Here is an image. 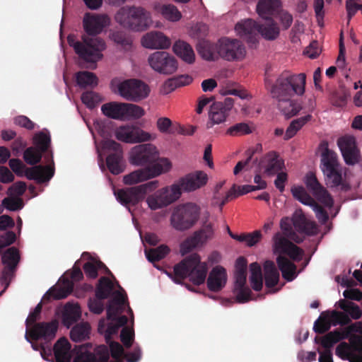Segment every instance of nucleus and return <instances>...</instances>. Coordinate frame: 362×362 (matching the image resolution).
Returning a JSON list of instances; mask_svg holds the SVG:
<instances>
[{
	"label": "nucleus",
	"instance_id": "f257e3e1",
	"mask_svg": "<svg viewBox=\"0 0 362 362\" xmlns=\"http://www.w3.org/2000/svg\"><path fill=\"white\" fill-rule=\"evenodd\" d=\"M110 19L106 14L86 13L83 18V27L86 34L81 40L74 36H68L67 40L78 57L86 63L96 64L103 58V52L106 49L105 41L97 36L109 26Z\"/></svg>",
	"mask_w": 362,
	"mask_h": 362
},
{
	"label": "nucleus",
	"instance_id": "f03ea898",
	"mask_svg": "<svg viewBox=\"0 0 362 362\" xmlns=\"http://www.w3.org/2000/svg\"><path fill=\"white\" fill-rule=\"evenodd\" d=\"M305 81L306 76L303 73L291 74L285 72L271 85L269 91L272 97L277 101L278 108L286 117H293L300 110V105L291 98L294 95L304 94Z\"/></svg>",
	"mask_w": 362,
	"mask_h": 362
},
{
	"label": "nucleus",
	"instance_id": "7ed1b4c3",
	"mask_svg": "<svg viewBox=\"0 0 362 362\" xmlns=\"http://www.w3.org/2000/svg\"><path fill=\"white\" fill-rule=\"evenodd\" d=\"M208 265L205 262L201 261L197 253H192L180 262L174 266L173 274L166 272L168 276L176 284H180L182 280L189 278V281L195 285L204 284L206 279Z\"/></svg>",
	"mask_w": 362,
	"mask_h": 362
},
{
	"label": "nucleus",
	"instance_id": "20e7f679",
	"mask_svg": "<svg viewBox=\"0 0 362 362\" xmlns=\"http://www.w3.org/2000/svg\"><path fill=\"white\" fill-rule=\"evenodd\" d=\"M115 19L123 28L134 32L145 31L152 23L151 13L139 6H122L115 13Z\"/></svg>",
	"mask_w": 362,
	"mask_h": 362
},
{
	"label": "nucleus",
	"instance_id": "39448f33",
	"mask_svg": "<svg viewBox=\"0 0 362 362\" xmlns=\"http://www.w3.org/2000/svg\"><path fill=\"white\" fill-rule=\"evenodd\" d=\"M321 170L327 187H339L344 191L349 189L342 176V167L339 163L337 153L327 148L321 155Z\"/></svg>",
	"mask_w": 362,
	"mask_h": 362
},
{
	"label": "nucleus",
	"instance_id": "423d86ee",
	"mask_svg": "<svg viewBox=\"0 0 362 362\" xmlns=\"http://www.w3.org/2000/svg\"><path fill=\"white\" fill-rule=\"evenodd\" d=\"M127 306L126 297L120 292L115 291L113 293L112 298L109 301L107 307V317L111 320L107 325L105 331V340L108 343L111 340L112 335L117 334L119 327L125 325L128 319L125 315L117 317L124 312Z\"/></svg>",
	"mask_w": 362,
	"mask_h": 362
},
{
	"label": "nucleus",
	"instance_id": "0eeeda50",
	"mask_svg": "<svg viewBox=\"0 0 362 362\" xmlns=\"http://www.w3.org/2000/svg\"><path fill=\"white\" fill-rule=\"evenodd\" d=\"M160 186L159 181L152 180L146 183L115 191L117 200L125 206H135L142 201L146 195L153 192Z\"/></svg>",
	"mask_w": 362,
	"mask_h": 362
},
{
	"label": "nucleus",
	"instance_id": "6e6552de",
	"mask_svg": "<svg viewBox=\"0 0 362 362\" xmlns=\"http://www.w3.org/2000/svg\"><path fill=\"white\" fill-rule=\"evenodd\" d=\"M35 350H39L42 357L52 362H71V344L65 338L59 339L52 348L49 344L32 343Z\"/></svg>",
	"mask_w": 362,
	"mask_h": 362
},
{
	"label": "nucleus",
	"instance_id": "1a4fd4ad",
	"mask_svg": "<svg viewBox=\"0 0 362 362\" xmlns=\"http://www.w3.org/2000/svg\"><path fill=\"white\" fill-rule=\"evenodd\" d=\"M199 207L192 203H187L176 207L171 216L170 222L173 227L183 231L190 228L198 220Z\"/></svg>",
	"mask_w": 362,
	"mask_h": 362
},
{
	"label": "nucleus",
	"instance_id": "9d476101",
	"mask_svg": "<svg viewBox=\"0 0 362 362\" xmlns=\"http://www.w3.org/2000/svg\"><path fill=\"white\" fill-rule=\"evenodd\" d=\"M171 168L170 162L166 158L160 160L151 166L134 170L123 177L125 185H132L156 177L168 172Z\"/></svg>",
	"mask_w": 362,
	"mask_h": 362
},
{
	"label": "nucleus",
	"instance_id": "9b49d317",
	"mask_svg": "<svg viewBox=\"0 0 362 362\" xmlns=\"http://www.w3.org/2000/svg\"><path fill=\"white\" fill-rule=\"evenodd\" d=\"M149 86L138 79H128L118 86L119 95L127 100L137 103L146 98L150 93Z\"/></svg>",
	"mask_w": 362,
	"mask_h": 362
},
{
	"label": "nucleus",
	"instance_id": "f8f14e48",
	"mask_svg": "<svg viewBox=\"0 0 362 362\" xmlns=\"http://www.w3.org/2000/svg\"><path fill=\"white\" fill-rule=\"evenodd\" d=\"M181 196L178 186L172 185L155 192L146 198L148 206L151 210H158L165 207L177 200Z\"/></svg>",
	"mask_w": 362,
	"mask_h": 362
},
{
	"label": "nucleus",
	"instance_id": "ddd939ff",
	"mask_svg": "<svg viewBox=\"0 0 362 362\" xmlns=\"http://www.w3.org/2000/svg\"><path fill=\"white\" fill-rule=\"evenodd\" d=\"M115 136L126 144H136L153 141L156 139V134L145 132L135 125L125 124L115 130Z\"/></svg>",
	"mask_w": 362,
	"mask_h": 362
},
{
	"label": "nucleus",
	"instance_id": "4468645a",
	"mask_svg": "<svg viewBox=\"0 0 362 362\" xmlns=\"http://www.w3.org/2000/svg\"><path fill=\"white\" fill-rule=\"evenodd\" d=\"M148 63L154 71L163 75L173 74L178 67L175 57L165 51H156L150 54Z\"/></svg>",
	"mask_w": 362,
	"mask_h": 362
},
{
	"label": "nucleus",
	"instance_id": "2eb2a0df",
	"mask_svg": "<svg viewBox=\"0 0 362 362\" xmlns=\"http://www.w3.org/2000/svg\"><path fill=\"white\" fill-rule=\"evenodd\" d=\"M90 344L76 346L74 362H108L110 353L106 345H100L90 350Z\"/></svg>",
	"mask_w": 362,
	"mask_h": 362
},
{
	"label": "nucleus",
	"instance_id": "dca6fc26",
	"mask_svg": "<svg viewBox=\"0 0 362 362\" xmlns=\"http://www.w3.org/2000/svg\"><path fill=\"white\" fill-rule=\"evenodd\" d=\"M159 160L156 148L151 144L136 146L132 148L129 153V161L134 165L151 166Z\"/></svg>",
	"mask_w": 362,
	"mask_h": 362
},
{
	"label": "nucleus",
	"instance_id": "f3484780",
	"mask_svg": "<svg viewBox=\"0 0 362 362\" xmlns=\"http://www.w3.org/2000/svg\"><path fill=\"white\" fill-rule=\"evenodd\" d=\"M335 354L343 360L349 362H362V337L352 335L349 344L341 342L336 348Z\"/></svg>",
	"mask_w": 362,
	"mask_h": 362
},
{
	"label": "nucleus",
	"instance_id": "a211bd4d",
	"mask_svg": "<svg viewBox=\"0 0 362 362\" xmlns=\"http://www.w3.org/2000/svg\"><path fill=\"white\" fill-rule=\"evenodd\" d=\"M218 49L220 57L229 62L242 60L246 54L244 45L236 39L221 38L218 41Z\"/></svg>",
	"mask_w": 362,
	"mask_h": 362
},
{
	"label": "nucleus",
	"instance_id": "6ab92c4d",
	"mask_svg": "<svg viewBox=\"0 0 362 362\" xmlns=\"http://www.w3.org/2000/svg\"><path fill=\"white\" fill-rule=\"evenodd\" d=\"M33 142L37 148L29 147L23 153V158L29 165H35L40 161L42 153L47 151L50 145V136L49 134L40 132L35 135Z\"/></svg>",
	"mask_w": 362,
	"mask_h": 362
},
{
	"label": "nucleus",
	"instance_id": "aec40b11",
	"mask_svg": "<svg viewBox=\"0 0 362 362\" xmlns=\"http://www.w3.org/2000/svg\"><path fill=\"white\" fill-rule=\"evenodd\" d=\"M214 237V230L210 223H205L202 229L194 233V234L182 242L180 245V253L185 255L192 250L194 248L201 246L208 240Z\"/></svg>",
	"mask_w": 362,
	"mask_h": 362
},
{
	"label": "nucleus",
	"instance_id": "412c9836",
	"mask_svg": "<svg viewBox=\"0 0 362 362\" xmlns=\"http://www.w3.org/2000/svg\"><path fill=\"white\" fill-rule=\"evenodd\" d=\"M233 106V100L230 98H226L224 102L212 103L209 111V122L206 123V128L211 129L214 124L225 122Z\"/></svg>",
	"mask_w": 362,
	"mask_h": 362
},
{
	"label": "nucleus",
	"instance_id": "4be33fe9",
	"mask_svg": "<svg viewBox=\"0 0 362 362\" xmlns=\"http://www.w3.org/2000/svg\"><path fill=\"white\" fill-rule=\"evenodd\" d=\"M207 181V174L204 171L197 170L180 178L178 182L173 184V185L178 186L181 192L183 190L184 192H190L202 188L206 185Z\"/></svg>",
	"mask_w": 362,
	"mask_h": 362
},
{
	"label": "nucleus",
	"instance_id": "5701e85b",
	"mask_svg": "<svg viewBox=\"0 0 362 362\" xmlns=\"http://www.w3.org/2000/svg\"><path fill=\"white\" fill-rule=\"evenodd\" d=\"M273 247L275 253L286 254L291 259L300 261L303 256V251L296 245L284 237L280 233H276L273 237Z\"/></svg>",
	"mask_w": 362,
	"mask_h": 362
},
{
	"label": "nucleus",
	"instance_id": "b1692460",
	"mask_svg": "<svg viewBox=\"0 0 362 362\" xmlns=\"http://www.w3.org/2000/svg\"><path fill=\"white\" fill-rule=\"evenodd\" d=\"M305 184L319 202L329 208L333 206V199L327 190L320 183L313 173L309 172L306 174Z\"/></svg>",
	"mask_w": 362,
	"mask_h": 362
},
{
	"label": "nucleus",
	"instance_id": "393cba45",
	"mask_svg": "<svg viewBox=\"0 0 362 362\" xmlns=\"http://www.w3.org/2000/svg\"><path fill=\"white\" fill-rule=\"evenodd\" d=\"M58 322L56 320L49 322H37L30 327L28 334L33 340L42 339L45 344L52 340L56 335Z\"/></svg>",
	"mask_w": 362,
	"mask_h": 362
},
{
	"label": "nucleus",
	"instance_id": "a878e982",
	"mask_svg": "<svg viewBox=\"0 0 362 362\" xmlns=\"http://www.w3.org/2000/svg\"><path fill=\"white\" fill-rule=\"evenodd\" d=\"M350 321V317H349L346 313L337 310H332L330 313L329 320L322 319L321 321H320V319L317 320L314 323L313 329L316 333L322 334L330 329L331 324L334 326L338 325H348Z\"/></svg>",
	"mask_w": 362,
	"mask_h": 362
},
{
	"label": "nucleus",
	"instance_id": "bb28decb",
	"mask_svg": "<svg viewBox=\"0 0 362 362\" xmlns=\"http://www.w3.org/2000/svg\"><path fill=\"white\" fill-rule=\"evenodd\" d=\"M337 144L346 164L354 165L358 162L360 152L356 146L354 137L344 136L339 138Z\"/></svg>",
	"mask_w": 362,
	"mask_h": 362
},
{
	"label": "nucleus",
	"instance_id": "cd10ccee",
	"mask_svg": "<svg viewBox=\"0 0 362 362\" xmlns=\"http://www.w3.org/2000/svg\"><path fill=\"white\" fill-rule=\"evenodd\" d=\"M238 35L248 43L255 44L258 37V23L247 18L238 22L235 27Z\"/></svg>",
	"mask_w": 362,
	"mask_h": 362
},
{
	"label": "nucleus",
	"instance_id": "c85d7f7f",
	"mask_svg": "<svg viewBox=\"0 0 362 362\" xmlns=\"http://www.w3.org/2000/svg\"><path fill=\"white\" fill-rule=\"evenodd\" d=\"M360 325L362 326V324H352L347 327L345 331L336 329L329 332L319 339L322 346L326 349H329L341 340L348 338L351 332L358 331V327Z\"/></svg>",
	"mask_w": 362,
	"mask_h": 362
},
{
	"label": "nucleus",
	"instance_id": "c756f323",
	"mask_svg": "<svg viewBox=\"0 0 362 362\" xmlns=\"http://www.w3.org/2000/svg\"><path fill=\"white\" fill-rule=\"evenodd\" d=\"M227 279L226 270L221 266H216L209 274L206 279L207 287L211 291H220L225 287Z\"/></svg>",
	"mask_w": 362,
	"mask_h": 362
},
{
	"label": "nucleus",
	"instance_id": "7c9ffc66",
	"mask_svg": "<svg viewBox=\"0 0 362 362\" xmlns=\"http://www.w3.org/2000/svg\"><path fill=\"white\" fill-rule=\"evenodd\" d=\"M292 223L295 229L301 233L308 235H315L318 233L317 224L308 220L301 211H296L292 217Z\"/></svg>",
	"mask_w": 362,
	"mask_h": 362
},
{
	"label": "nucleus",
	"instance_id": "2f4dec72",
	"mask_svg": "<svg viewBox=\"0 0 362 362\" xmlns=\"http://www.w3.org/2000/svg\"><path fill=\"white\" fill-rule=\"evenodd\" d=\"M141 44L148 49H166L170 46L169 39L158 31L146 33L141 39Z\"/></svg>",
	"mask_w": 362,
	"mask_h": 362
},
{
	"label": "nucleus",
	"instance_id": "473e14b6",
	"mask_svg": "<svg viewBox=\"0 0 362 362\" xmlns=\"http://www.w3.org/2000/svg\"><path fill=\"white\" fill-rule=\"evenodd\" d=\"M284 161L279 159L278 155L271 151L261 158L258 163V168H264V172L269 175H273L283 169Z\"/></svg>",
	"mask_w": 362,
	"mask_h": 362
},
{
	"label": "nucleus",
	"instance_id": "72a5a7b5",
	"mask_svg": "<svg viewBox=\"0 0 362 362\" xmlns=\"http://www.w3.org/2000/svg\"><path fill=\"white\" fill-rule=\"evenodd\" d=\"M234 293L240 303L250 300L251 290L246 286V272H235Z\"/></svg>",
	"mask_w": 362,
	"mask_h": 362
},
{
	"label": "nucleus",
	"instance_id": "f704fd0d",
	"mask_svg": "<svg viewBox=\"0 0 362 362\" xmlns=\"http://www.w3.org/2000/svg\"><path fill=\"white\" fill-rule=\"evenodd\" d=\"M54 169L51 165H35L28 168L25 173L28 179L34 180L37 183L48 182L54 176Z\"/></svg>",
	"mask_w": 362,
	"mask_h": 362
},
{
	"label": "nucleus",
	"instance_id": "c9c22d12",
	"mask_svg": "<svg viewBox=\"0 0 362 362\" xmlns=\"http://www.w3.org/2000/svg\"><path fill=\"white\" fill-rule=\"evenodd\" d=\"M74 284L71 281L64 279L62 285L59 287H52L49 288L42 298V300H49L51 298L54 299H63L68 296L73 290Z\"/></svg>",
	"mask_w": 362,
	"mask_h": 362
},
{
	"label": "nucleus",
	"instance_id": "e433bc0d",
	"mask_svg": "<svg viewBox=\"0 0 362 362\" xmlns=\"http://www.w3.org/2000/svg\"><path fill=\"white\" fill-rule=\"evenodd\" d=\"M280 7V0H259L256 10L261 18L267 19L272 18L271 16L276 13Z\"/></svg>",
	"mask_w": 362,
	"mask_h": 362
},
{
	"label": "nucleus",
	"instance_id": "4c0bfd02",
	"mask_svg": "<svg viewBox=\"0 0 362 362\" xmlns=\"http://www.w3.org/2000/svg\"><path fill=\"white\" fill-rule=\"evenodd\" d=\"M265 20L264 23L258 24V35L260 34L266 40H274L279 35V28L272 18Z\"/></svg>",
	"mask_w": 362,
	"mask_h": 362
},
{
	"label": "nucleus",
	"instance_id": "58836bf2",
	"mask_svg": "<svg viewBox=\"0 0 362 362\" xmlns=\"http://www.w3.org/2000/svg\"><path fill=\"white\" fill-rule=\"evenodd\" d=\"M173 51L176 55L188 64L194 62L195 55L192 47L184 41L179 40L173 45Z\"/></svg>",
	"mask_w": 362,
	"mask_h": 362
},
{
	"label": "nucleus",
	"instance_id": "ea45409f",
	"mask_svg": "<svg viewBox=\"0 0 362 362\" xmlns=\"http://www.w3.org/2000/svg\"><path fill=\"white\" fill-rule=\"evenodd\" d=\"M197 50L201 57L208 61H215L219 56L218 42L213 44L209 41H204L198 45Z\"/></svg>",
	"mask_w": 362,
	"mask_h": 362
},
{
	"label": "nucleus",
	"instance_id": "a19ab883",
	"mask_svg": "<svg viewBox=\"0 0 362 362\" xmlns=\"http://www.w3.org/2000/svg\"><path fill=\"white\" fill-rule=\"evenodd\" d=\"M101 111L109 118L123 121L124 103L110 102L103 104Z\"/></svg>",
	"mask_w": 362,
	"mask_h": 362
},
{
	"label": "nucleus",
	"instance_id": "79ce46f5",
	"mask_svg": "<svg viewBox=\"0 0 362 362\" xmlns=\"http://www.w3.org/2000/svg\"><path fill=\"white\" fill-rule=\"evenodd\" d=\"M276 262L282 276L288 281H293L297 276L296 266L286 257L279 255Z\"/></svg>",
	"mask_w": 362,
	"mask_h": 362
},
{
	"label": "nucleus",
	"instance_id": "37998d69",
	"mask_svg": "<svg viewBox=\"0 0 362 362\" xmlns=\"http://www.w3.org/2000/svg\"><path fill=\"white\" fill-rule=\"evenodd\" d=\"M265 285L268 288L275 286L279 279V272L274 262L267 260L264 264Z\"/></svg>",
	"mask_w": 362,
	"mask_h": 362
},
{
	"label": "nucleus",
	"instance_id": "c03bdc74",
	"mask_svg": "<svg viewBox=\"0 0 362 362\" xmlns=\"http://www.w3.org/2000/svg\"><path fill=\"white\" fill-rule=\"evenodd\" d=\"M81 317V309L78 304L67 303L63 313V324L69 327Z\"/></svg>",
	"mask_w": 362,
	"mask_h": 362
},
{
	"label": "nucleus",
	"instance_id": "a18cd8bd",
	"mask_svg": "<svg viewBox=\"0 0 362 362\" xmlns=\"http://www.w3.org/2000/svg\"><path fill=\"white\" fill-rule=\"evenodd\" d=\"M76 82L81 88H94L98 83V79L94 73L83 71L76 74Z\"/></svg>",
	"mask_w": 362,
	"mask_h": 362
},
{
	"label": "nucleus",
	"instance_id": "49530a36",
	"mask_svg": "<svg viewBox=\"0 0 362 362\" xmlns=\"http://www.w3.org/2000/svg\"><path fill=\"white\" fill-rule=\"evenodd\" d=\"M156 10L168 21H178L182 18L181 13L177 7L173 4H162L156 7Z\"/></svg>",
	"mask_w": 362,
	"mask_h": 362
},
{
	"label": "nucleus",
	"instance_id": "de8ad7c7",
	"mask_svg": "<svg viewBox=\"0 0 362 362\" xmlns=\"http://www.w3.org/2000/svg\"><path fill=\"white\" fill-rule=\"evenodd\" d=\"M90 325L87 322H81L75 325L70 332L71 339L74 341H81L88 338Z\"/></svg>",
	"mask_w": 362,
	"mask_h": 362
},
{
	"label": "nucleus",
	"instance_id": "09e8293b",
	"mask_svg": "<svg viewBox=\"0 0 362 362\" xmlns=\"http://www.w3.org/2000/svg\"><path fill=\"white\" fill-rule=\"evenodd\" d=\"M144 115L143 107L133 103H124L123 121L137 119Z\"/></svg>",
	"mask_w": 362,
	"mask_h": 362
},
{
	"label": "nucleus",
	"instance_id": "8fccbe9b",
	"mask_svg": "<svg viewBox=\"0 0 362 362\" xmlns=\"http://www.w3.org/2000/svg\"><path fill=\"white\" fill-rule=\"evenodd\" d=\"M250 281L252 288L259 291L262 288V274L260 265L253 262L250 265Z\"/></svg>",
	"mask_w": 362,
	"mask_h": 362
},
{
	"label": "nucleus",
	"instance_id": "3c124183",
	"mask_svg": "<svg viewBox=\"0 0 362 362\" xmlns=\"http://www.w3.org/2000/svg\"><path fill=\"white\" fill-rule=\"evenodd\" d=\"M122 156L121 153H110L106 158L108 170L114 175H118L123 172Z\"/></svg>",
	"mask_w": 362,
	"mask_h": 362
},
{
	"label": "nucleus",
	"instance_id": "603ef678",
	"mask_svg": "<svg viewBox=\"0 0 362 362\" xmlns=\"http://www.w3.org/2000/svg\"><path fill=\"white\" fill-rule=\"evenodd\" d=\"M311 118L312 116L310 115H307L304 117L293 120L286 129L284 139L288 140L294 136L298 131L308 121H310Z\"/></svg>",
	"mask_w": 362,
	"mask_h": 362
},
{
	"label": "nucleus",
	"instance_id": "864d4df0",
	"mask_svg": "<svg viewBox=\"0 0 362 362\" xmlns=\"http://www.w3.org/2000/svg\"><path fill=\"white\" fill-rule=\"evenodd\" d=\"M114 285L107 277H101L95 290V296L98 298L106 299L112 293Z\"/></svg>",
	"mask_w": 362,
	"mask_h": 362
},
{
	"label": "nucleus",
	"instance_id": "5fc2aeb1",
	"mask_svg": "<svg viewBox=\"0 0 362 362\" xmlns=\"http://www.w3.org/2000/svg\"><path fill=\"white\" fill-rule=\"evenodd\" d=\"M170 252L169 247L165 245H161L156 248L145 250L147 259L151 262H155L164 258Z\"/></svg>",
	"mask_w": 362,
	"mask_h": 362
},
{
	"label": "nucleus",
	"instance_id": "6e6d98bb",
	"mask_svg": "<svg viewBox=\"0 0 362 362\" xmlns=\"http://www.w3.org/2000/svg\"><path fill=\"white\" fill-rule=\"evenodd\" d=\"M292 224V218L290 219L288 217H284L280 221V228L288 238H290L297 243H300L303 241V239L295 233Z\"/></svg>",
	"mask_w": 362,
	"mask_h": 362
},
{
	"label": "nucleus",
	"instance_id": "4d7b16f0",
	"mask_svg": "<svg viewBox=\"0 0 362 362\" xmlns=\"http://www.w3.org/2000/svg\"><path fill=\"white\" fill-rule=\"evenodd\" d=\"M20 261V255L17 248H8L2 255V262L5 266L16 268Z\"/></svg>",
	"mask_w": 362,
	"mask_h": 362
},
{
	"label": "nucleus",
	"instance_id": "13d9d810",
	"mask_svg": "<svg viewBox=\"0 0 362 362\" xmlns=\"http://www.w3.org/2000/svg\"><path fill=\"white\" fill-rule=\"evenodd\" d=\"M291 192L295 199L303 204L310 206L314 203V199L306 192L303 187H295L291 189Z\"/></svg>",
	"mask_w": 362,
	"mask_h": 362
},
{
	"label": "nucleus",
	"instance_id": "bf43d9fd",
	"mask_svg": "<svg viewBox=\"0 0 362 362\" xmlns=\"http://www.w3.org/2000/svg\"><path fill=\"white\" fill-rule=\"evenodd\" d=\"M81 98L83 103L89 108L95 107L102 100V97L93 91L84 92Z\"/></svg>",
	"mask_w": 362,
	"mask_h": 362
},
{
	"label": "nucleus",
	"instance_id": "052dcab7",
	"mask_svg": "<svg viewBox=\"0 0 362 362\" xmlns=\"http://www.w3.org/2000/svg\"><path fill=\"white\" fill-rule=\"evenodd\" d=\"M2 206L6 209L12 211H18L23 207V199L20 197H14L11 196L10 197L4 198L1 202Z\"/></svg>",
	"mask_w": 362,
	"mask_h": 362
},
{
	"label": "nucleus",
	"instance_id": "680f3d73",
	"mask_svg": "<svg viewBox=\"0 0 362 362\" xmlns=\"http://www.w3.org/2000/svg\"><path fill=\"white\" fill-rule=\"evenodd\" d=\"M251 132V129L248 124L245 122L235 124V125L230 127L226 131V134L232 136L248 134Z\"/></svg>",
	"mask_w": 362,
	"mask_h": 362
},
{
	"label": "nucleus",
	"instance_id": "e2e57ef3",
	"mask_svg": "<svg viewBox=\"0 0 362 362\" xmlns=\"http://www.w3.org/2000/svg\"><path fill=\"white\" fill-rule=\"evenodd\" d=\"M310 206H311L313 210L315 211V216L318 221L322 224L326 223L329 218L327 212L315 201H314V203L311 204Z\"/></svg>",
	"mask_w": 362,
	"mask_h": 362
},
{
	"label": "nucleus",
	"instance_id": "0e129e2a",
	"mask_svg": "<svg viewBox=\"0 0 362 362\" xmlns=\"http://www.w3.org/2000/svg\"><path fill=\"white\" fill-rule=\"evenodd\" d=\"M346 9L347 11V18L349 23L351 18L359 10H362V4H358L356 0H346Z\"/></svg>",
	"mask_w": 362,
	"mask_h": 362
},
{
	"label": "nucleus",
	"instance_id": "69168bd1",
	"mask_svg": "<svg viewBox=\"0 0 362 362\" xmlns=\"http://www.w3.org/2000/svg\"><path fill=\"white\" fill-rule=\"evenodd\" d=\"M134 331L128 327H124L120 333V339L124 346L129 348L134 340Z\"/></svg>",
	"mask_w": 362,
	"mask_h": 362
},
{
	"label": "nucleus",
	"instance_id": "338daca9",
	"mask_svg": "<svg viewBox=\"0 0 362 362\" xmlns=\"http://www.w3.org/2000/svg\"><path fill=\"white\" fill-rule=\"evenodd\" d=\"M109 353L111 354L112 358H121L124 355V349L118 342L109 341Z\"/></svg>",
	"mask_w": 362,
	"mask_h": 362
},
{
	"label": "nucleus",
	"instance_id": "774afa93",
	"mask_svg": "<svg viewBox=\"0 0 362 362\" xmlns=\"http://www.w3.org/2000/svg\"><path fill=\"white\" fill-rule=\"evenodd\" d=\"M103 299L98 298L96 296L95 298H90L88 300V308L90 310L95 314H100L104 310V305L102 302Z\"/></svg>",
	"mask_w": 362,
	"mask_h": 362
}]
</instances>
